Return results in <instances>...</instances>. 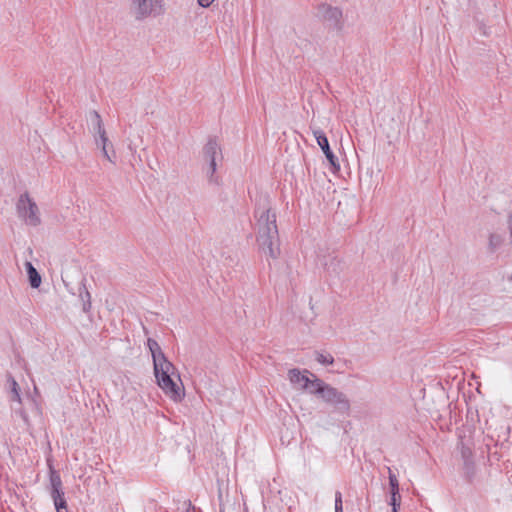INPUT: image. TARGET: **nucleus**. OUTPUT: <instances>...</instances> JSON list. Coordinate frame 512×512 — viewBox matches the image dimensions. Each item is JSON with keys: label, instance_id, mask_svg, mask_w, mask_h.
<instances>
[{"label": "nucleus", "instance_id": "obj_1", "mask_svg": "<svg viewBox=\"0 0 512 512\" xmlns=\"http://www.w3.org/2000/svg\"><path fill=\"white\" fill-rule=\"evenodd\" d=\"M257 243L261 251L272 259L280 255L279 232L276 213L271 209L267 195H259L255 204Z\"/></svg>", "mask_w": 512, "mask_h": 512}, {"label": "nucleus", "instance_id": "obj_2", "mask_svg": "<svg viewBox=\"0 0 512 512\" xmlns=\"http://www.w3.org/2000/svg\"><path fill=\"white\" fill-rule=\"evenodd\" d=\"M175 366L169 360L154 366V375L158 386L173 401L180 402L184 397V388L172 379Z\"/></svg>", "mask_w": 512, "mask_h": 512}, {"label": "nucleus", "instance_id": "obj_3", "mask_svg": "<svg viewBox=\"0 0 512 512\" xmlns=\"http://www.w3.org/2000/svg\"><path fill=\"white\" fill-rule=\"evenodd\" d=\"M17 213L26 225L36 227L41 219L37 204L30 198L27 192L20 195L16 204Z\"/></svg>", "mask_w": 512, "mask_h": 512}, {"label": "nucleus", "instance_id": "obj_4", "mask_svg": "<svg viewBox=\"0 0 512 512\" xmlns=\"http://www.w3.org/2000/svg\"><path fill=\"white\" fill-rule=\"evenodd\" d=\"M48 490L53 500L56 512H68L60 474L53 468H50Z\"/></svg>", "mask_w": 512, "mask_h": 512}, {"label": "nucleus", "instance_id": "obj_5", "mask_svg": "<svg viewBox=\"0 0 512 512\" xmlns=\"http://www.w3.org/2000/svg\"><path fill=\"white\" fill-rule=\"evenodd\" d=\"M323 393L322 400L333 406L334 409L341 414L349 415L351 409V403L347 395L338 390L337 388L329 385L325 390H320Z\"/></svg>", "mask_w": 512, "mask_h": 512}, {"label": "nucleus", "instance_id": "obj_6", "mask_svg": "<svg viewBox=\"0 0 512 512\" xmlns=\"http://www.w3.org/2000/svg\"><path fill=\"white\" fill-rule=\"evenodd\" d=\"M131 11L137 20L145 19L151 15L157 16L163 12V0H130Z\"/></svg>", "mask_w": 512, "mask_h": 512}, {"label": "nucleus", "instance_id": "obj_7", "mask_svg": "<svg viewBox=\"0 0 512 512\" xmlns=\"http://www.w3.org/2000/svg\"><path fill=\"white\" fill-rule=\"evenodd\" d=\"M313 135L317 141V144L320 146V148L322 149L323 153L325 154L327 160L329 161V163L332 167V171L333 172L338 171L340 169V164L338 162L337 157L334 155V153L330 149L329 141H328L325 133L320 129H315V130H313Z\"/></svg>", "mask_w": 512, "mask_h": 512}, {"label": "nucleus", "instance_id": "obj_8", "mask_svg": "<svg viewBox=\"0 0 512 512\" xmlns=\"http://www.w3.org/2000/svg\"><path fill=\"white\" fill-rule=\"evenodd\" d=\"M318 15L323 20L329 22L331 26L340 28V21L342 18V11L337 7H332L327 4H321L318 7Z\"/></svg>", "mask_w": 512, "mask_h": 512}, {"label": "nucleus", "instance_id": "obj_9", "mask_svg": "<svg viewBox=\"0 0 512 512\" xmlns=\"http://www.w3.org/2000/svg\"><path fill=\"white\" fill-rule=\"evenodd\" d=\"M318 262L330 275L337 276L341 272V261L334 253L319 255Z\"/></svg>", "mask_w": 512, "mask_h": 512}, {"label": "nucleus", "instance_id": "obj_10", "mask_svg": "<svg viewBox=\"0 0 512 512\" xmlns=\"http://www.w3.org/2000/svg\"><path fill=\"white\" fill-rule=\"evenodd\" d=\"M95 143L101 148L103 156L110 162L114 163L115 151L112 144L109 142L106 131L103 130L97 134H93Z\"/></svg>", "mask_w": 512, "mask_h": 512}, {"label": "nucleus", "instance_id": "obj_11", "mask_svg": "<svg viewBox=\"0 0 512 512\" xmlns=\"http://www.w3.org/2000/svg\"><path fill=\"white\" fill-rule=\"evenodd\" d=\"M307 374H310L308 370H304L303 373L299 369H290L288 372V378L292 384H300L303 389L309 387L310 379Z\"/></svg>", "mask_w": 512, "mask_h": 512}, {"label": "nucleus", "instance_id": "obj_12", "mask_svg": "<svg viewBox=\"0 0 512 512\" xmlns=\"http://www.w3.org/2000/svg\"><path fill=\"white\" fill-rule=\"evenodd\" d=\"M147 346L151 352L152 359H153V366H155L158 363H163L164 361H168L165 354L163 353L160 345L158 342L152 338H148L147 340Z\"/></svg>", "mask_w": 512, "mask_h": 512}, {"label": "nucleus", "instance_id": "obj_13", "mask_svg": "<svg viewBox=\"0 0 512 512\" xmlns=\"http://www.w3.org/2000/svg\"><path fill=\"white\" fill-rule=\"evenodd\" d=\"M79 299L82 302V310L84 313H89L92 308L91 294L86 287V280L83 279L78 287Z\"/></svg>", "mask_w": 512, "mask_h": 512}, {"label": "nucleus", "instance_id": "obj_14", "mask_svg": "<svg viewBox=\"0 0 512 512\" xmlns=\"http://www.w3.org/2000/svg\"><path fill=\"white\" fill-rule=\"evenodd\" d=\"M25 269L28 274L29 283L32 288H38L41 284V276L37 269L29 261L25 262Z\"/></svg>", "mask_w": 512, "mask_h": 512}, {"label": "nucleus", "instance_id": "obj_15", "mask_svg": "<svg viewBox=\"0 0 512 512\" xmlns=\"http://www.w3.org/2000/svg\"><path fill=\"white\" fill-rule=\"evenodd\" d=\"M220 153V147L216 140L210 139L203 149V154L206 160L216 159Z\"/></svg>", "mask_w": 512, "mask_h": 512}, {"label": "nucleus", "instance_id": "obj_16", "mask_svg": "<svg viewBox=\"0 0 512 512\" xmlns=\"http://www.w3.org/2000/svg\"><path fill=\"white\" fill-rule=\"evenodd\" d=\"M89 120L91 123V127H92L91 131L93 134H97V133L105 130L102 118L97 111H95V110L90 111Z\"/></svg>", "mask_w": 512, "mask_h": 512}, {"label": "nucleus", "instance_id": "obj_17", "mask_svg": "<svg viewBox=\"0 0 512 512\" xmlns=\"http://www.w3.org/2000/svg\"><path fill=\"white\" fill-rule=\"evenodd\" d=\"M326 387H329V384H326L319 378H315L314 380H310L309 387L307 388L311 394H316L323 398V393L320 390H325Z\"/></svg>", "mask_w": 512, "mask_h": 512}, {"label": "nucleus", "instance_id": "obj_18", "mask_svg": "<svg viewBox=\"0 0 512 512\" xmlns=\"http://www.w3.org/2000/svg\"><path fill=\"white\" fill-rule=\"evenodd\" d=\"M208 161V169H207V177L210 183H218V178L215 177V172L217 168L216 159L207 160Z\"/></svg>", "mask_w": 512, "mask_h": 512}, {"label": "nucleus", "instance_id": "obj_19", "mask_svg": "<svg viewBox=\"0 0 512 512\" xmlns=\"http://www.w3.org/2000/svg\"><path fill=\"white\" fill-rule=\"evenodd\" d=\"M388 478H389V493H393V492H400V489H399V481L396 477V475L392 472L391 468L388 467Z\"/></svg>", "mask_w": 512, "mask_h": 512}, {"label": "nucleus", "instance_id": "obj_20", "mask_svg": "<svg viewBox=\"0 0 512 512\" xmlns=\"http://www.w3.org/2000/svg\"><path fill=\"white\" fill-rule=\"evenodd\" d=\"M463 470L465 478L471 482L475 476V464L474 461L463 463Z\"/></svg>", "mask_w": 512, "mask_h": 512}, {"label": "nucleus", "instance_id": "obj_21", "mask_svg": "<svg viewBox=\"0 0 512 512\" xmlns=\"http://www.w3.org/2000/svg\"><path fill=\"white\" fill-rule=\"evenodd\" d=\"M460 452L463 463L473 461V452L470 447L462 443Z\"/></svg>", "mask_w": 512, "mask_h": 512}, {"label": "nucleus", "instance_id": "obj_22", "mask_svg": "<svg viewBox=\"0 0 512 512\" xmlns=\"http://www.w3.org/2000/svg\"><path fill=\"white\" fill-rule=\"evenodd\" d=\"M316 360L322 365H331L334 362V358L330 354L317 353Z\"/></svg>", "mask_w": 512, "mask_h": 512}, {"label": "nucleus", "instance_id": "obj_23", "mask_svg": "<svg viewBox=\"0 0 512 512\" xmlns=\"http://www.w3.org/2000/svg\"><path fill=\"white\" fill-rule=\"evenodd\" d=\"M502 237L499 234H490L489 236V247L492 250L498 248L502 243Z\"/></svg>", "mask_w": 512, "mask_h": 512}, {"label": "nucleus", "instance_id": "obj_24", "mask_svg": "<svg viewBox=\"0 0 512 512\" xmlns=\"http://www.w3.org/2000/svg\"><path fill=\"white\" fill-rule=\"evenodd\" d=\"M390 494V500H389V505L390 506H401V495H400V492H393V493H389Z\"/></svg>", "mask_w": 512, "mask_h": 512}, {"label": "nucleus", "instance_id": "obj_25", "mask_svg": "<svg viewBox=\"0 0 512 512\" xmlns=\"http://www.w3.org/2000/svg\"><path fill=\"white\" fill-rule=\"evenodd\" d=\"M11 388H12V393H13V400L20 402L21 397L19 394V386H18V383L16 382V380L13 378L11 379Z\"/></svg>", "mask_w": 512, "mask_h": 512}, {"label": "nucleus", "instance_id": "obj_26", "mask_svg": "<svg viewBox=\"0 0 512 512\" xmlns=\"http://www.w3.org/2000/svg\"><path fill=\"white\" fill-rule=\"evenodd\" d=\"M335 512H343L342 495L339 491L335 493Z\"/></svg>", "mask_w": 512, "mask_h": 512}, {"label": "nucleus", "instance_id": "obj_27", "mask_svg": "<svg viewBox=\"0 0 512 512\" xmlns=\"http://www.w3.org/2000/svg\"><path fill=\"white\" fill-rule=\"evenodd\" d=\"M197 1L201 7L207 8L213 3L214 0H197Z\"/></svg>", "mask_w": 512, "mask_h": 512}, {"label": "nucleus", "instance_id": "obj_28", "mask_svg": "<svg viewBox=\"0 0 512 512\" xmlns=\"http://www.w3.org/2000/svg\"><path fill=\"white\" fill-rule=\"evenodd\" d=\"M186 512H194V507L191 505V502L188 503V508Z\"/></svg>", "mask_w": 512, "mask_h": 512}, {"label": "nucleus", "instance_id": "obj_29", "mask_svg": "<svg viewBox=\"0 0 512 512\" xmlns=\"http://www.w3.org/2000/svg\"><path fill=\"white\" fill-rule=\"evenodd\" d=\"M392 507V512H398L400 506H391Z\"/></svg>", "mask_w": 512, "mask_h": 512}, {"label": "nucleus", "instance_id": "obj_30", "mask_svg": "<svg viewBox=\"0 0 512 512\" xmlns=\"http://www.w3.org/2000/svg\"><path fill=\"white\" fill-rule=\"evenodd\" d=\"M486 447H487V449H488V452H490V446H489V444H486Z\"/></svg>", "mask_w": 512, "mask_h": 512}]
</instances>
